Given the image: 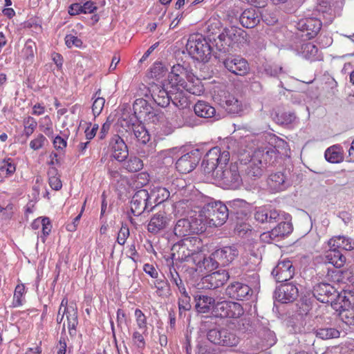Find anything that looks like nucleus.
<instances>
[{"mask_svg": "<svg viewBox=\"0 0 354 354\" xmlns=\"http://www.w3.org/2000/svg\"><path fill=\"white\" fill-rule=\"evenodd\" d=\"M229 160V151L213 147L204 156L201 169L205 175L221 181L229 189H236L240 186L241 178L236 163L227 167Z\"/></svg>", "mask_w": 354, "mask_h": 354, "instance_id": "f257e3e1", "label": "nucleus"}, {"mask_svg": "<svg viewBox=\"0 0 354 354\" xmlns=\"http://www.w3.org/2000/svg\"><path fill=\"white\" fill-rule=\"evenodd\" d=\"M229 214L230 211L225 204L215 201L205 205L198 216H203L205 226L218 227L226 222Z\"/></svg>", "mask_w": 354, "mask_h": 354, "instance_id": "f03ea898", "label": "nucleus"}, {"mask_svg": "<svg viewBox=\"0 0 354 354\" xmlns=\"http://www.w3.org/2000/svg\"><path fill=\"white\" fill-rule=\"evenodd\" d=\"M206 230L205 223L203 216L197 214L187 215L177 220L174 227L176 236L184 237L192 234H201Z\"/></svg>", "mask_w": 354, "mask_h": 354, "instance_id": "7ed1b4c3", "label": "nucleus"}, {"mask_svg": "<svg viewBox=\"0 0 354 354\" xmlns=\"http://www.w3.org/2000/svg\"><path fill=\"white\" fill-rule=\"evenodd\" d=\"M186 49L192 57L196 60L207 62L211 57L212 48L202 35L196 34L189 36Z\"/></svg>", "mask_w": 354, "mask_h": 354, "instance_id": "20e7f679", "label": "nucleus"}, {"mask_svg": "<svg viewBox=\"0 0 354 354\" xmlns=\"http://www.w3.org/2000/svg\"><path fill=\"white\" fill-rule=\"evenodd\" d=\"M273 153V151L268 150L255 151L248 163L245 165L244 169L245 174L254 180L260 178L267 164L270 161Z\"/></svg>", "mask_w": 354, "mask_h": 354, "instance_id": "39448f33", "label": "nucleus"}, {"mask_svg": "<svg viewBox=\"0 0 354 354\" xmlns=\"http://www.w3.org/2000/svg\"><path fill=\"white\" fill-rule=\"evenodd\" d=\"M207 339L216 345L223 346H235L239 344V337L229 329L215 328L207 333Z\"/></svg>", "mask_w": 354, "mask_h": 354, "instance_id": "423d86ee", "label": "nucleus"}, {"mask_svg": "<svg viewBox=\"0 0 354 354\" xmlns=\"http://www.w3.org/2000/svg\"><path fill=\"white\" fill-rule=\"evenodd\" d=\"M244 313L242 306L234 301H218L214 306V315L220 318H233L240 317Z\"/></svg>", "mask_w": 354, "mask_h": 354, "instance_id": "0eeeda50", "label": "nucleus"}, {"mask_svg": "<svg viewBox=\"0 0 354 354\" xmlns=\"http://www.w3.org/2000/svg\"><path fill=\"white\" fill-rule=\"evenodd\" d=\"M130 204L131 211L136 216L141 215L145 212H149L154 208L150 200V195L146 189L137 191L132 196Z\"/></svg>", "mask_w": 354, "mask_h": 354, "instance_id": "6e6552de", "label": "nucleus"}, {"mask_svg": "<svg viewBox=\"0 0 354 354\" xmlns=\"http://www.w3.org/2000/svg\"><path fill=\"white\" fill-rule=\"evenodd\" d=\"M292 174L289 169H283L271 174L267 179V185L270 191L279 192L286 189L292 185Z\"/></svg>", "mask_w": 354, "mask_h": 354, "instance_id": "1a4fd4ad", "label": "nucleus"}, {"mask_svg": "<svg viewBox=\"0 0 354 354\" xmlns=\"http://www.w3.org/2000/svg\"><path fill=\"white\" fill-rule=\"evenodd\" d=\"M185 78L188 80L194 79V75L188 71L187 68L179 64L174 65L168 77L167 86H170V88L174 91H179L185 82Z\"/></svg>", "mask_w": 354, "mask_h": 354, "instance_id": "9d476101", "label": "nucleus"}, {"mask_svg": "<svg viewBox=\"0 0 354 354\" xmlns=\"http://www.w3.org/2000/svg\"><path fill=\"white\" fill-rule=\"evenodd\" d=\"M178 91L167 87V83L163 86L156 85L152 88L151 97L153 101L161 107H167L171 101L175 106H178L176 97H173L174 94H176Z\"/></svg>", "mask_w": 354, "mask_h": 354, "instance_id": "9b49d317", "label": "nucleus"}, {"mask_svg": "<svg viewBox=\"0 0 354 354\" xmlns=\"http://www.w3.org/2000/svg\"><path fill=\"white\" fill-rule=\"evenodd\" d=\"M254 218L257 222L265 225L267 228H271L272 225L283 219L279 210L266 207L256 208Z\"/></svg>", "mask_w": 354, "mask_h": 354, "instance_id": "f8f14e48", "label": "nucleus"}, {"mask_svg": "<svg viewBox=\"0 0 354 354\" xmlns=\"http://www.w3.org/2000/svg\"><path fill=\"white\" fill-rule=\"evenodd\" d=\"M214 100L230 114L240 115L243 111L242 102L223 91L214 96Z\"/></svg>", "mask_w": 354, "mask_h": 354, "instance_id": "ddd939ff", "label": "nucleus"}, {"mask_svg": "<svg viewBox=\"0 0 354 354\" xmlns=\"http://www.w3.org/2000/svg\"><path fill=\"white\" fill-rule=\"evenodd\" d=\"M201 158L200 151L198 149L192 150L177 160L176 168L181 174H188L196 168Z\"/></svg>", "mask_w": 354, "mask_h": 354, "instance_id": "4468645a", "label": "nucleus"}, {"mask_svg": "<svg viewBox=\"0 0 354 354\" xmlns=\"http://www.w3.org/2000/svg\"><path fill=\"white\" fill-rule=\"evenodd\" d=\"M322 24L321 20L317 17H308L299 20L297 23V28L303 32L301 37H306V39L314 38L320 31Z\"/></svg>", "mask_w": 354, "mask_h": 354, "instance_id": "2eb2a0df", "label": "nucleus"}, {"mask_svg": "<svg viewBox=\"0 0 354 354\" xmlns=\"http://www.w3.org/2000/svg\"><path fill=\"white\" fill-rule=\"evenodd\" d=\"M313 296L322 303H331L336 301L338 292L328 283H319L313 287Z\"/></svg>", "mask_w": 354, "mask_h": 354, "instance_id": "dca6fc26", "label": "nucleus"}, {"mask_svg": "<svg viewBox=\"0 0 354 354\" xmlns=\"http://www.w3.org/2000/svg\"><path fill=\"white\" fill-rule=\"evenodd\" d=\"M252 288L247 284L234 281L230 283L225 289L226 295L231 299L236 300H248L252 295Z\"/></svg>", "mask_w": 354, "mask_h": 354, "instance_id": "f3484780", "label": "nucleus"}, {"mask_svg": "<svg viewBox=\"0 0 354 354\" xmlns=\"http://www.w3.org/2000/svg\"><path fill=\"white\" fill-rule=\"evenodd\" d=\"M230 275L225 270H218L201 279L202 288L214 290L223 286L229 279Z\"/></svg>", "mask_w": 354, "mask_h": 354, "instance_id": "a211bd4d", "label": "nucleus"}, {"mask_svg": "<svg viewBox=\"0 0 354 354\" xmlns=\"http://www.w3.org/2000/svg\"><path fill=\"white\" fill-rule=\"evenodd\" d=\"M272 274L277 282H285L295 274V268L291 261L283 259L279 261L272 271Z\"/></svg>", "mask_w": 354, "mask_h": 354, "instance_id": "6ab92c4d", "label": "nucleus"}, {"mask_svg": "<svg viewBox=\"0 0 354 354\" xmlns=\"http://www.w3.org/2000/svg\"><path fill=\"white\" fill-rule=\"evenodd\" d=\"M275 295L279 301L283 304L290 303L298 297L299 290L292 283H286L278 287Z\"/></svg>", "mask_w": 354, "mask_h": 354, "instance_id": "aec40b11", "label": "nucleus"}, {"mask_svg": "<svg viewBox=\"0 0 354 354\" xmlns=\"http://www.w3.org/2000/svg\"><path fill=\"white\" fill-rule=\"evenodd\" d=\"M109 147L112 151L113 157L118 161L125 160L129 156V150L127 144L118 135H114L110 140Z\"/></svg>", "mask_w": 354, "mask_h": 354, "instance_id": "412c9836", "label": "nucleus"}, {"mask_svg": "<svg viewBox=\"0 0 354 354\" xmlns=\"http://www.w3.org/2000/svg\"><path fill=\"white\" fill-rule=\"evenodd\" d=\"M223 64L230 72L236 75H245L249 71L247 61L239 56L227 57L223 61Z\"/></svg>", "mask_w": 354, "mask_h": 354, "instance_id": "4be33fe9", "label": "nucleus"}, {"mask_svg": "<svg viewBox=\"0 0 354 354\" xmlns=\"http://www.w3.org/2000/svg\"><path fill=\"white\" fill-rule=\"evenodd\" d=\"M239 251L236 245L225 246L214 252V256L217 258L219 263L227 266L239 256Z\"/></svg>", "mask_w": 354, "mask_h": 354, "instance_id": "5701e85b", "label": "nucleus"}, {"mask_svg": "<svg viewBox=\"0 0 354 354\" xmlns=\"http://www.w3.org/2000/svg\"><path fill=\"white\" fill-rule=\"evenodd\" d=\"M64 315L66 317L67 326L70 335L72 336L75 335L77 333L76 326L78 324L77 308L72 305L65 306L64 310L62 311L60 322L63 320Z\"/></svg>", "mask_w": 354, "mask_h": 354, "instance_id": "b1692460", "label": "nucleus"}, {"mask_svg": "<svg viewBox=\"0 0 354 354\" xmlns=\"http://www.w3.org/2000/svg\"><path fill=\"white\" fill-rule=\"evenodd\" d=\"M239 21L243 27L252 28L260 22L261 13L255 8L246 9L241 13Z\"/></svg>", "mask_w": 354, "mask_h": 354, "instance_id": "393cba45", "label": "nucleus"}, {"mask_svg": "<svg viewBox=\"0 0 354 354\" xmlns=\"http://www.w3.org/2000/svg\"><path fill=\"white\" fill-rule=\"evenodd\" d=\"M195 308L199 313H207L211 310L214 313V306L216 304L214 297L206 295L196 294L194 296Z\"/></svg>", "mask_w": 354, "mask_h": 354, "instance_id": "a878e982", "label": "nucleus"}, {"mask_svg": "<svg viewBox=\"0 0 354 354\" xmlns=\"http://www.w3.org/2000/svg\"><path fill=\"white\" fill-rule=\"evenodd\" d=\"M328 245L330 248L351 251L354 249V240L343 235L334 236L329 239Z\"/></svg>", "mask_w": 354, "mask_h": 354, "instance_id": "bb28decb", "label": "nucleus"}, {"mask_svg": "<svg viewBox=\"0 0 354 354\" xmlns=\"http://www.w3.org/2000/svg\"><path fill=\"white\" fill-rule=\"evenodd\" d=\"M168 224L169 219L166 214L165 212H158L151 217L147 225V230L151 233L157 234L164 230Z\"/></svg>", "mask_w": 354, "mask_h": 354, "instance_id": "cd10ccee", "label": "nucleus"}, {"mask_svg": "<svg viewBox=\"0 0 354 354\" xmlns=\"http://www.w3.org/2000/svg\"><path fill=\"white\" fill-rule=\"evenodd\" d=\"M171 250L173 259L178 260L180 262L189 261L191 259L194 263L196 262V259L194 258V255L191 253L189 250H188V248L185 247L182 241L174 245Z\"/></svg>", "mask_w": 354, "mask_h": 354, "instance_id": "c85d7f7f", "label": "nucleus"}, {"mask_svg": "<svg viewBox=\"0 0 354 354\" xmlns=\"http://www.w3.org/2000/svg\"><path fill=\"white\" fill-rule=\"evenodd\" d=\"M335 301L340 304V308H342V316L348 317L349 314L351 318H354V312L352 310H349L352 305H354V295H352L351 292H349L348 295H346V292L344 295L338 292Z\"/></svg>", "mask_w": 354, "mask_h": 354, "instance_id": "c756f323", "label": "nucleus"}, {"mask_svg": "<svg viewBox=\"0 0 354 354\" xmlns=\"http://www.w3.org/2000/svg\"><path fill=\"white\" fill-rule=\"evenodd\" d=\"M324 261L325 263H329L335 268H339L344 265L346 257L339 250L329 248L325 252Z\"/></svg>", "mask_w": 354, "mask_h": 354, "instance_id": "7c9ffc66", "label": "nucleus"}, {"mask_svg": "<svg viewBox=\"0 0 354 354\" xmlns=\"http://www.w3.org/2000/svg\"><path fill=\"white\" fill-rule=\"evenodd\" d=\"M194 110L196 115L198 117L204 118H217L216 116L215 108L207 102L198 101L194 105Z\"/></svg>", "mask_w": 354, "mask_h": 354, "instance_id": "2f4dec72", "label": "nucleus"}, {"mask_svg": "<svg viewBox=\"0 0 354 354\" xmlns=\"http://www.w3.org/2000/svg\"><path fill=\"white\" fill-rule=\"evenodd\" d=\"M328 276L334 282L339 283H346L347 282H353V276L349 270H341L337 268L333 270L328 269Z\"/></svg>", "mask_w": 354, "mask_h": 354, "instance_id": "473e14b6", "label": "nucleus"}, {"mask_svg": "<svg viewBox=\"0 0 354 354\" xmlns=\"http://www.w3.org/2000/svg\"><path fill=\"white\" fill-rule=\"evenodd\" d=\"M149 194L154 207L167 200L170 196V193L167 188L160 186L153 187Z\"/></svg>", "mask_w": 354, "mask_h": 354, "instance_id": "72a5a7b5", "label": "nucleus"}, {"mask_svg": "<svg viewBox=\"0 0 354 354\" xmlns=\"http://www.w3.org/2000/svg\"><path fill=\"white\" fill-rule=\"evenodd\" d=\"M272 118L277 124L286 126L293 124L297 120V117L295 112L288 111L275 112Z\"/></svg>", "mask_w": 354, "mask_h": 354, "instance_id": "f704fd0d", "label": "nucleus"}, {"mask_svg": "<svg viewBox=\"0 0 354 354\" xmlns=\"http://www.w3.org/2000/svg\"><path fill=\"white\" fill-rule=\"evenodd\" d=\"M133 113L140 119H144L147 113H149V111H151V106L145 99L139 98L135 100L133 104Z\"/></svg>", "mask_w": 354, "mask_h": 354, "instance_id": "c9c22d12", "label": "nucleus"}, {"mask_svg": "<svg viewBox=\"0 0 354 354\" xmlns=\"http://www.w3.org/2000/svg\"><path fill=\"white\" fill-rule=\"evenodd\" d=\"M219 261L217 258H215L214 256V252L209 257H201L200 254V259L198 263H196V266L201 271L205 270L207 271H211L216 268L219 265Z\"/></svg>", "mask_w": 354, "mask_h": 354, "instance_id": "e433bc0d", "label": "nucleus"}, {"mask_svg": "<svg viewBox=\"0 0 354 354\" xmlns=\"http://www.w3.org/2000/svg\"><path fill=\"white\" fill-rule=\"evenodd\" d=\"M315 334L319 339L328 340L339 337L340 332L335 327L324 326L316 328Z\"/></svg>", "mask_w": 354, "mask_h": 354, "instance_id": "4c0bfd02", "label": "nucleus"}, {"mask_svg": "<svg viewBox=\"0 0 354 354\" xmlns=\"http://www.w3.org/2000/svg\"><path fill=\"white\" fill-rule=\"evenodd\" d=\"M182 242L194 255L198 254L203 248V241L198 236H189L183 239Z\"/></svg>", "mask_w": 354, "mask_h": 354, "instance_id": "58836bf2", "label": "nucleus"}, {"mask_svg": "<svg viewBox=\"0 0 354 354\" xmlns=\"http://www.w3.org/2000/svg\"><path fill=\"white\" fill-rule=\"evenodd\" d=\"M187 82L184 83L181 86L182 88L195 95H200L203 93L204 88L198 78L194 75V79Z\"/></svg>", "mask_w": 354, "mask_h": 354, "instance_id": "ea45409f", "label": "nucleus"}, {"mask_svg": "<svg viewBox=\"0 0 354 354\" xmlns=\"http://www.w3.org/2000/svg\"><path fill=\"white\" fill-rule=\"evenodd\" d=\"M325 158L331 163H339L343 160L342 149L338 145H333L325 151Z\"/></svg>", "mask_w": 354, "mask_h": 354, "instance_id": "a19ab883", "label": "nucleus"}, {"mask_svg": "<svg viewBox=\"0 0 354 354\" xmlns=\"http://www.w3.org/2000/svg\"><path fill=\"white\" fill-rule=\"evenodd\" d=\"M131 131L136 140L141 144L146 145L151 139L150 134L142 122H140L136 127H133Z\"/></svg>", "mask_w": 354, "mask_h": 354, "instance_id": "79ce46f5", "label": "nucleus"}, {"mask_svg": "<svg viewBox=\"0 0 354 354\" xmlns=\"http://www.w3.org/2000/svg\"><path fill=\"white\" fill-rule=\"evenodd\" d=\"M223 32L225 35V37H228L234 44L240 42L241 39H244L245 35L243 29L236 26L225 28Z\"/></svg>", "mask_w": 354, "mask_h": 354, "instance_id": "37998d69", "label": "nucleus"}, {"mask_svg": "<svg viewBox=\"0 0 354 354\" xmlns=\"http://www.w3.org/2000/svg\"><path fill=\"white\" fill-rule=\"evenodd\" d=\"M123 167L129 172H137L143 168L142 160L137 156H131L127 160H124Z\"/></svg>", "mask_w": 354, "mask_h": 354, "instance_id": "c03bdc74", "label": "nucleus"}, {"mask_svg": "<svg viewBox=\"0 0 354 354\" xmlns=\"http://www.w3.org/2000/svg\"><path fill=\"white\" fill-rule=\"evenodd\" d=\"M216 48L218 50L223 53L229 51L230 48H232L234 44L228 37L222 32L218 36L217 39H215Z\"/></svg>", "mask_w": 354, "mask_h": 354, "instance_id": "a18cd8bd", "label": "nucleus"}, {"mask_svg": "<svg viewBox=\"0 0 354 354\" xmlns=\"http://www.w3.org/2000/svg\"><path fill=\"white\" fill-rule=\"evenodd\" d=\"M37 52V46L35 41L29 39L26 41L22 50L24 57L28 62H32Z\"/></svg>", "mask_w": 354, "mask_h": 354, "instance_id": "49530a36", "label": "nucleus"}, {"mask_svg": "<svg viewBox=\"0 0 354 354\" xmlns=\"http://www.w3.org/2000/svg\"><path fill=\"white\" fill-rule=\"evenodd\" d=\"M57 170L55 167L49 169L48 171V183L50 187L56 191L59 190L62 187V181L59 177L57 176Z\"/></svg>", "mask_w": 354, "mask_h": 354, "instance_id": "de8ad7c7", "label": "nucleus"}, {"mask_svg": "<svg viewBox=\"0 0 354 354\" xmlns=\"http://www.w3.org/2000/svg\"><path fill=\"white\" fill-rule=\"evenodd\" d=\"M140 122L138 117L133 113L123 117L120 120V125L123 128H127L129 131H132Z\"/></svg>", "mask_w": 354, "mask_h": 354, "instance_id": "09e8293b", "label": "nucleus"}, {"mask_svg": "<svg viewBox=\"0 0 354 354\" xmlns=\"http://www.w3.org/2000/svg\"><path fill=\"white\" fill-rule=\"evenodd\" d=\"M100 90H98L95 94V100L92 105V111L95 117L99 115L104 106L105 100L100 97Z\"/></svg>", "mask_w": 354, "mask_h": 354, "instance_id": "8fccbe9b", "label": "nucleus"}, {"mask_svg": "<svg viewBox=\"0 0 354 354\" xmlns=\"http://www.w3.org/2000/svg\"><path fill=\"white\" fill-rule=\"evenodd\" d=\"M175 214H179L180 216H186L187 215H193L195 213L189 212V207L188 205V201H179L174 205Z\"/></svg>", "mask_w": 354, "mask_h": 354, "instance_id": "3c124183", "label": "nucleus"}, {"mask_svg": "<svg viewBox=\"0 0 354 354\" xmlns=\"http://www.w3.org/2000/svg\"><path fill=\"white\" fill-rule=\"evenodd\" d=\"M278 225L274 228L278 232L281 238H283L290 234L293 230L291 223L283 221L282 219L277 222Z\"/></svg>", "mask_w": 354, "mask_h": 354, "instance_id": "603ef678", "label": "nucleus"}, {"mask_svg": "<svg viewBox=\"0 0 354 354\" xmlns=\"http://www.w3.org/2000/svg\"><path fill=\"white\" fill-rule=\"evenodd\" d=\"M37 126V123L32 117L28 116L24 120V134L26 138H28L33 133Z\"/></svg>", "mask_w": 354, "mask_h": 354, "instance_id": "864d4df0", "label": "nucleus"}, {"mask_svg": "<svg viewBox=\"0 0 354 354\" xmlns=\"http://www.w3.org/2000/svg\"><path fill=\"white\" fill-rule=\"evenodd\" d=\"M302 53L307 59H315L318 53L317 47L313 43H306L301 46Z\"/></svg>", "mask_w": 354, "mask_h": 354, "instance_id": "5fc2aeb1", "label": "nucleus"}, {"mask_svg": "<svg viewBox=\"0 0 354 354\" xmlns=\"http://www.w3.org/2000/svg\"><path fill=\"white\" fill-rule=\"evenodd\" d=\"M167 69L161 62H156L150 70V76L152 78L159 79L165 75Z\"/></svg>", "mask_w": 354, "mask_h": 354, "instance_id": "6e6d98bb", "label": "nucleus"}, {"mask_svg": "<svg viewBox=\"0 0 354 354\" xmlns=\"http://www.w3.org/2000/svg\"><path fill=\"white\" fill-rule=\"evenodd\" d=\"M15 170L16 166L12 159L3 160L0 162V171L1 172H5L7 175H11L15 173Z\"/></svg>", "mask_w": 354, "mask_h": 354, "instance_id": "4d7b16f0", "label": "nucleus"}, {"mask_svg": "<svg viewBox=\"0 0 354 354\" xmlns=\"http://www.w3.org/2000/svg\"><path fill=\"white\" fill-rule=\"evenodd\" d=\"M260 239L264 243H270L281 238L278 232L273 227L270 231L262 233L260 236Z\"/></svg>", "mask_w": 354, "mask_h": 354, "instance_id": "13d9d810", "label": "nucleus"}, {"mask_svg": "<svg viewBox=\"0 0 354 354\" xmlns=\"http://www.w3.org/2000/svg\"><path fill=\"white\" fill-rule=\"evenodd\" d=\"M163 118V113L159 109H155L151 106V111L144 117L145 120L152 123H157Z\"/></svg>", "mask_w": 354, "mask_h": 354, "instance_id": "bf43d9fd", "label": "nucleus"}, {"mask_svg": "<svg viewBox=\"0 0 354 354\" xmlns=\"http://www.w3.org/2000/svg\"><path fill=\"white\" fill-rule=\"evenodd\" d=\"M288 326L289 331L293 333H300L304 331V327L302 324L295 318H291L288 321Z\"/></svg>", "mask_w": 354, "mask_h": 354, "instance_id": "052dcab7", "label": "nucleus"}, {"mask_svg": "<svg viewBox=\"0 0 354 354\" xmlns=\"http://www.w3.org/2000/svg\"><path fill=\"white\" fill-rule=\"evenodd\" d=\"M25 291V287L23 284L17 285L15 290L13 304L15 306H19L22 305V296Z\"/></svg>", "mask_w": 354, "mask_h": 354, "instance_id": "680f3d73", "label": "nucleus"}, {"mask_svg": "<svg viewBox=\"0 0 354 354\" xmlns=\"http://www.w3.org/2000/svg\"><path fill=\"white\" fill-rule=\"evenodd\" d=\"M46 142H47L46 138L40 133L36 138L30 141V147L33 150H38L44 146Z\"/></svg>", "mask_w": 354, "mask_h": 354, "instance_id": "e2e57ef3", "label": "nucleus"}, {"mask_svg": "<svg viewBox=\"0 0 354 354\" xmlns=\"http://www.w3.org/2000/svg\"><path fill=\"white\" fill-rule=\"evenodd\" d=\"M262 337L266 342V346H271L276 343V337L273 331L269 329H264Z\"/></svg>", "mask_w": 354, "mask_h": 354, "instance_id": "0e129e2a", "label": "nucleus"}, {"mask_svg": "<svg viewBox=\"0 0 354 354\" xmlns=\"http://www.w3.org/2000/svg\"><path fill=\"white\" fill-rule=\"evenodd\" d=\"M129 227L126 225H122L119 232H118V234L117 242L120 245H123L125 243L126 240L129 237Z\"/></svg>", "mask_w": 354, "mask_h": 354, "instance_id": "69168bd1", "label": "nucleus"}, {"mask_svg": "<svg viewBox=\"0 0 354 354\" xmlns=\"http://www.w3.org/2000/svg\"><path fill=\"white\" fill-rule=\"evenodd\" d=\"M135 316L139 328L145 329L147 327V319L143 313L140 309H136L135 310Z\"/></svg>", "mask_w": 354, "mask_h": 354, "instance_id": "338daca9", "label": "nucleus"}, {"mask_svg": "<svg viewBox=\"0 0 354 354\" xmlns=\"http://www.w3.org/2000/svg\"><path fill=\"white\" fill-rule=\"evenodd\" d=\"M168 278L170 283L175 285L176 286H179L181 283H183L179 274L174 268H169V274L168 275Z\"/></svg>", "mask_w": 354, "mask_h": 354, "instance_id": "774afa93", "label": "nucleus"}]
</instances>
